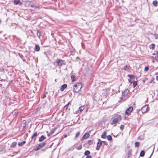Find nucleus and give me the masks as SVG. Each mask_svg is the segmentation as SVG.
Returning <instances> with one entry per match:
<instances>
[{
	"mask_svg": "<svg viewBox=\"0 0 158 158\" xmlns=\"http://www.w3.org/2000/svg\"><path fill=\"white\" fill-rule=\"evenodd\" d=\"M122 118L120 115H115L112 118L111 124L112 125L116 124L121 120Z\"/></svg>",
	"mask_w": 158,
	"mask_h": 158,
	"instance_id": "1",
	"label": "nucleus"
},
{
	"mask_svg": "<svg viewBox=\"0 0 158 158\" xmlns=\"http://www.w3.org/2000/svg\"><path fill=\"white\" fill-rule=\"evenodd\" d=\"M82 88V85L81 83H75L73 87V90L75 92L77 93L80 91Z\"/></svg>",
	"mask_w": 158,
	"mask_h": 158,
	"instance_id": "2",
	"label": "nucleus"
},
{
	"mask_svg": "<svg viewBox=\"0 0 158 158\" xmlns=\"http://www.w3.org/2000/svg\"><path fill=\"white\" fill-rule=\"evenodd\" d=\"M141 111L143 113H146L148 110V105H146L143 106L141 109Z\"/></svg>",
	"mask_w": 158,
	"mask_h": 158,
	"instance_id": "3",
	"label": "nucleus"
},
{
	"mask_svg": "<svg viewBox=\"0 0 158 158\" xmlns=\"http://www.w3.org/2000/svg\"><path fill=\"white\" fill-rule=\"evenodd\" d=\"M45 143L44 142H43L40 144L38 147L35 148V150H37L40 149L41 148L43 147L45 145Z\"/></svg>",
	"mask_w": 158,
	"mask_h": 158,
	"instance_id": "4",
	"label": "nucleus"
},
{
	"mask_svg": "<svg viewBox=\"0 0 158 158\" xmlns=\"http://www.w3.org/2000/svg\"><path fill=\"white\" fill-rule=\"evenodd\" d=\"M56 63L58 65L61 66L64 63V61L63 60L60 59H58L56 60Z\"/></svg>",
	"mask_w": 158,
	"mask_h": 158,
	"instance_id": "5",
	"label": "nucleus"
},
{
	"mask_svg": "<svg viewBox=\"0 0 158 158\" xmlns=\"http://www.w3.org/2000/svg\"><path fill=\"white\" fill-rule=\"evenodd\" d=\"M133 107L131 106L129 107L128 108L125 112L126 114H129L133 110Z\"/></svg>",
	"mask_w": 158,
	"mask_h": 158,
	"instance_id": "6",
	"label": "nucleus"
},
{
	"mask_svg": "<svg viewBox=\"0 0 158 158\" xmlns=\"http://www.w3.org/2000/svg\"><path fill=\"white\" fill-rule=\"evenodd\" d=\"M29 5L31 7L34 8L35 9H40V7L39 6H37L35 5L34 4L31 3V2L29 3Z\"/></svg>",
	"mask_w": 158,
	"mask_h": 158,
	"instance_id": "7",
	"label": "nucleus"
},
{
	"mask_svg": "<svg viewBox=\"0 0 158 158\" xmlns=\"http://www.w3.org/2000/svg\"><path fill=\"white\" fill-rule=\"evenodd\" d=\"M89 134L88 133H86L81 138V140H83L87 138L89 136Z\"/></svg>",
	"mask_w": 158,
	"mask_h": 158,
	"instance_id": "8",
	"label": "nucleus"
},
{
	"mask_svg": "<svg viewBox=\"0 0 158 158\" xmlns=\"http://www.w3.org/2000/svg\"><path fill=\"white\" fill-rule=\"evenodd\" d=\"M84 109V106H81L80 107L78 110L76 112V113H77L79 112H81Z\"/></svg>",
	"mask_w": 158,
	"mask_h": 158,
	"instance_id": "9",
	"label": "nucleus"
},
{
	"mask_svg": "<svg viewBox=\"0 0 158 158\" xmlns=\"http://www.w3.org/2000/svg\"><path fill=\"white\" fill-rule=\"evenodd\" d=\"M102 144V143L101 142H98L97 143V146L96 148V149L97 150H99Z\"/></svg>",
	"mask_w": 158,
	"mask_h": 158,
	"instance_id": "10",
	"label": "nucleus"
},
{
	"mask_svg": "<svg viewBox=\"0 0 158 158\" xmlns=\"http://www.w3.org/2000/svg\"><path fill=\"white\" fill-rule=\"evenodd\" d=\"M14 3L15 5H17L18 4H19L20 5H21L22 4V3L20 2V0H14Z\"/></svg>",
	"mask_w": 158,
	"mask_h": 158,
	"instance_id": "11",
	"label": "nucleus"
},
{
	"mask_svg": "<svg viewBox=\"0 0 158 158\" xmlns=\"http://www.w3.org/2000/svg\"><path fill=\"white\" fill-rule=\"evenodd\" d=\"M26 121L23 120L21 125V127H22V129H23L26 126Z\"/></svg>",
	"mask_w": 158,
	"mask_h": 158,
	"instance_id": "12",
	"label": "nucleus"
},
{
	"mask_svg": "<svg viewBox=\"0 0 158 158\" xmlns=\"http://www.w3.org/2000/svg\"><path fill=\"white\" fill-rule=\"evenodd\" d=\"M67 86V85L66 84H64L62 85L60 89V91L62 92L63 91L64 89Z\"/></svg>",
	"mask_w": 158,
	"mask_h": 158,
	"instance_id": "13",
	"label": "nucleus"
},
{
	"mask_svg": "<svg viewBox=\"0 0 158 158\" xmlns=\"http://www.w3.org/2000/svg\"><path fill=\"white\" fill-rule=\"evenodd\" d=\"M46 139V137L44 135H42L39 139V141L40 142H41Z\"/></svg>",
	"mask_w": 158,
	"mask_h": 158,
	"instance_id": "14",
	"label": "nucleus"
},
{
	"mask_svg": "<svg viewBox=\"0 0 158 158\" xmlns=\"http://www.w3.org/2000/svg\"><path fill=\"white\" fill-rule=\"evenodd\" d=\"M129 90L128 89H126L123 92L122 95L123 96H125L128 93Z\"/></svg>",
	"mask_w": 158,
	"mask_h": 158,
	"instance_id": "15",
	"label": "nucleus"
},
{
	"mask_svg": "<svg viewBox=\"0 0 158 158\" xmlns=\"http://www.w3.org/2000/svg\"><path fill=\"white\" fill-rule=\"evenodd\" d=\"M106 131H104L101 135V137L102 138L105 139L106 137Z\"/></svg>",
	"mask_w": 158,
	"mask_h": 158,
	"instance_id": "16",
	"label": "nucleus"
},
{
	"mask_svg": "<svg viewBox=\"0 0 158 158\" xmlns=\"http://www.w3.org/2000/svg\"><path fill=\"white\" fill-rule=\"evenodd\" d=\"M71 80L72 81H76L77 78L75 77V76L73 75H72L71 76Z\"/></svg>",
	"mask_w": 158,
	"mask_h": 158,
	"instance_id": "17",
	"label": "nucleus"
},
{
	"mask_svg": "<svg viewBox=\"0 0 158 158\" xmlns=\"http://www.w3.org/2000/svg\"><path fill=\"white\" fill-rule=\"evenodd\" d=\"M35 50L36 51H39L40 50V47L39 46L37 45L35 46Z\"/></svg>",
	"mask_w": 158,
	"mask_h": 158,
	"instance_id": "18",
	"label": "nucleus"
},
{
	"mask_svg": "<svg viewBox=\"0 0 158 158\" xmlns=\"http://www.w3.org/2000/svg\"><path fill=\"white\" fill-rule=\"evenodd\" d=\"M26 143V141H23L21 142H19L18 143V145L19 146H23V145L24 144H25Z\"/></svg>",
	"mask_w": 158,
	"mask_h": 158,
	"instance_id": "19",
	"label": "nucleus"
},
{
	"mask_svg": "<svg viewBox=\"0 0 158 158\" xmlns=\"http://www.w3.org/2000/svg\"><path fill=\"white\" fill-rule=\"evenodd\" d=\"M144 154H145L144 151H143V150H142L141 152L140 153V156H141L143 157L144 156Z\"/></svg>",
	"mask_w": 158,
	"mask_h": 158,
	"instance_id": "20",
	"label": "nucleus"
},
{
	"mask_svg": "<svg viewBox=\"0 0 158 158\" xmlns=\"http://www.w3.org/2000/svg\"><path fill=\"white\" fill-rule=\"evenodd\" d=\"M90 154V152L88 151L87 150L84 153V154L85 155L88 156Z\"/></svg>",
	"mask_w": 158,
	"mask_h": 158,
	"instance_id": "21",
	"label": "nucleus"
},
{
	"mask_svg": "<svg viewBox=\"0 0 158 158\" xmlns=\"http://www.w3.org/2000/svg\"><path fill=\"white\" fill-rule=\"evenodd\" d=\"M130 68V66H129L126 65H125L124 67V69L126 70H128Z\"/></svg>",
	"mask_w": 158,
	"mask_h": 158,
	"instance_id": "22",
	"label": "nucleus"
},
{
	"mask_svg": "<svg viewBox=\"0 0 158 158\" xmlns=\"http://www.w3.org/2000/svg\"><path fill=\"white\" fill-rule=\"evenodd\" d=\"M153 4L155 6H156L157 5V1H154L152 2Z\"/></svg>",
	"mask_w": 158,
	"mask_h": 158,
	"instance_id": "23",
	"label": "nucleus"
},
{
	"mask_svg": "<svg viewBox=\"0 0 158 158\" xmlns=\"http://www.w3.org/2000/svg\"><path fill=\"white\" fill-rule=\"evenodd\" d=\"M139 142H136L135 143V147H139Z\"/></svg>",
	"mask_w": 158,
	"mask_h": 158,
	"instance_id": "24",
	"label": "nucleus"
},
{
	"mask_svg": "<svg viewBox=\"0 0 158 158\" xmlns=\"http://www.w3.org/2000/svg\"><path fill=\"white\" fill-rule=\"evenodd\" d=\"M155 45L154 44H152L150 46V48L152 50H153L154 49Z\"/></svg>",
	"mask_w": 158,
	"mask_h": 158,
	"instance_id": "25",
	"label": "nucleus"
},
{
	"mask_svg": "<svg viewBox=\"0 0 158 158\" xmlns=\"http://www.w3.org/2000/svg\"><path fill=\"white\" fill-rule=\"evenodd\" d=\"M37 36L39 38H40V36L41 35V32L38 31L37 32Z\"/></svg>",
	"mask_w": 158,
	"mask_h": 158,
	"instance_id": "26",
	"label": "nucleus"
},
{
	"mask_svg": "<svg viewBox=\"0 0 158 158\" xmlns=\"http://www.w3.org/2000/svg\"><path fill=\"white\" fill-rule=\"evenodd\" d=\"M107 139L109 140H110V141L112 139V137L111 136H110V135H109L107 136Z\"/></svg>",
	"mask_w": 158,
	"mask_h": 158,
	"instance_id": "27",
	"label": "nucleus"
},
{
	"mask_svg": "<svg viewBox=\"0 0 158 158\" xmlns=\"http://www.w3.org/2000/svg\"><path fill=\"white\" fill-rule=\"evenodd\" d=\"M93 142L92 140H90L88 141V144L90 145H92L93 144Z\"/></svg>",
	"mask_w": 158,
	"mask_h": 158,
	"instance_id": "28",
	"label": "nucleus"
},
{
	"mask_svg": "<svg viewBox=\"0 0 158 158\" xmlns=\"http://www.w3.org/2000/svg\"><path fill=\"white\" fill-rule=\"evenodd\" d=\"M127 76L129 77L130 79L134 78L135 77L134 76L132 75H128Z\"/></svg>",
	"mask_w": 158,
	"mask_h": 158,
	"instance_id": "29",
	"label": "nucleus"
},
{
	"mask_svg": "<svg viewBox=\"0 0 158 158\" xmlns=\"http://www.w3.org/2000/svg\"><path fill=\"white\" fill-rule=\"evenodd\" d=\"M98 140H99V141H100L101 142H102V143H104V144L105 145H108V143H107L106 142V141H101L100 139H99Z\"/></svg>",
	"mask_w": 158,
	"mask_h": 158,
	"instance_id": "30",
	"label": "nucleus"
},
{
	"mask_svg": "<svg viewBox=\"0 0 158 158\" xmlns=\"http://www.w3.org/2000/svg\"><path fill=\"white\" fill-rule=\"evenodd\" d=\"M16 145V143L15 142H13L12 143L11 147H15Z\"/></svg>",
	"mask_w": 158,
	"mask_h": 158,
	"instance_id": "31",
	"label": "nucleus"
},
{
	"mask_svg": "<svg viewBox=\"0 0 158 158\" xmlns=\"http://www.w3.org/2000/svg\"><path fill=\"white\" fill-rule=\"evenodd\" d=\"M37 135V133L36 132H35L33 135L32 136L31 138L32 139L34 137L36 136Z\"/></svg>",
	"mask_w": 158,
	"mask_h": 158,
	"instance_id": "32",
	"label": "nucleus"
},
{
	"mask_svg": "<svg viewBox=\"0 0 158 158\" xmlns=\"http://www.w3.org/2000/svg\"><path fill=\"white\" fill-rule=\"evenodd\" d=\"M82 148V145H80L79 146L77 147V149L78 150H80Z\"/></svg>",
	"mask_w": 158,
	"mask_h": 158,
	"instance_id": "33",
	"label": "nucleus"
},
{
	"mask_svg": "<svg viewBox=\"0 0 158 158\" xmlns=\"http://www.w3.org/2000/svg\"><path fill=\"white\" fill-rule=\"evenodd\" d=\"M131 150H130L128 151V156L129 157H130V156H131Z\"/></svg>",
	"mask_w": 158,
	"mask_h": 158,
	"instance_id": "34",
	"label": "nucleus"
},
{
	"mask_svg": "<svg viewBox=\"0 0 158 158\" xmlns=\"http://www.w3.org/2000/svg\"><path fill=\"white\" fill-rule=\"evenodd\" d=\"M133 85L134 87H135L137 85L136 81H134L133 83Z\"/></svg>",
	"mask_w": 158,
	"mask_h": 158,
	"instance_id": "35",
	"label": "nucleus"
},
{
	"mask_svg": "<svg viewBox=\"0 0 158 158\" xmlns=\"http://www.w3.org/2000/svg\"><path fill=\"white\" fill-rule=\"evenodd\" d=\"M154 37L155 39H157L158 37V35L156 34H154Z\"/></svg>",
	"mask_w": 158,
	"mask_h": 158,
	"instance_id": "36",
	"label": "nucleus"
},
{
	"mask_svg": "<svg viewBox=\"0 0 158 158\" xmlns=\"http://www.w3.org/2000/svg\"><path fill=\"white\" fill-rule=\"evenodd\" d=\"M80 133L79 132H78L76 134L75 137H77L78 136L80 135Z\"/></svg>",
	"mask_w": 158,
	"mask_h": 158,
	"instance_id": "37",
	"label": "nucleus"
},
{
	"mask_svg": "<svg viewBox=\"0 0 158 158\" xmlns=\"http://www.w3.org/2000/svg\"><path fill=\"white\" fill-rule=\"evenodd\" d=\"M124 125H121L120 126V128L121 130L123 129L124 128Z\"/></svg>",
	"mask_w": 158,
	"mask_h": 158,
	"instance_id": "38",
	"label": "nucleus"
},
{
	"mask_svg": "<svg viewBox=\"0 0 158 158\" xmlns=\"http://www.w3.org/2000/svg\"><path fill=\"white\" fill-rule=\"evenodd\" d=\"M148 69H149L148 67H146L144 69V71H147L148 70Z\"/></svg>",
	"mask_w": 158,
	"mask_h": 158,
	"instance_id": "39",
	"label": "nucleus"
},
{
	"mask_svg": "<svg viewBox=\"0 0 158 158\" xmlns=\"http://www.w3.org/2000/svg\"><path fill=\"white\" fill-rule=\"evenodd\" d=\"M86 158H92V156H87Z\"/></svg>",
	"mask_w": 158,
	"mask_h": 158,
	"instance_id": "40",
	"label": "nucleus"
},
{
	"mask_svg": "<svg viewBox=\"0 0 158 158\" xmlns=\"http://www.w3.org/2000/svg\"><path fill=\"white\" fill-rule=\"evenodd\" d=\"M46 97V94H44L43 96V98H45Z\"/></svg>",
	"mask_w": 158,
	"mask_h": 158,
	"instance_id": "41",
	"label": "nucleus"
},
{
	"mask_svg": "<svg viewBox=\"0 0 158 158\" xmlns=\"http://www.w3.org/2000/svg\"><path fill=\"white\" fill-rule=\"evenodd\" d=\"M140 111V109H137L136 110V112H137V113H138L139 111Z\"/></svg>",
	"mask_w": 158,
	"mask_h": 158,
	"instance_id": "42",
	"label": "nucleus"
},
{
	"mask_svg": "<svg viewBox=\"0 0 158 158\" xmlns=\"http://www.w3.org/2000/svg\"><path fill=\"white\" fill-rule=\"evenodd\" d=\"M156 80H158V76H156Z\"/></svg>",
	"mask_w": 158,
	"mask_h": 158,
	"instance_id": "43",
	"label": "nucleus"
},
{
	"mask_svg": "<svg viewBox=\"0 0 158 158\" xmlns=\"http://www.w3.org/2000/svg\"><path fill=\"white\" fill-rule=\"evenodd\" d=\"M128 80L129 81V82H130V79H128Z\"/></svg>",
	"mask_w": 158,
	"mask_h": 158,
	"instance_id": "44",
	"label": "nucleus"
},
{
	"mask_svg": "<svg viewBox=\"0 0 158 158\" xmlns=\"http://www.w3.org/2000/svg\"><path fill=\"white\" fill-rule=\"evenodd\" d=\"M67 137V135H65L64 136V137Z\"/></svg>",
	"mask_w": 158,
	"mask_h": 158,
	"instance_id": "45",
	"label": "nucleus"
},
{
	"mask_svg": "<svg viewBox=\"0 0 158 158\" xmlns=\"http://www.w3.org/2000/svg\"><path fill=\"white\" fill-rule=\"evenodd\" d=\"M50 134H48V136H49L50 135Z\"/></svg>",
	"mask_w": 158,
	"mask_h": 158,
	"instance_id": "46",
	"label": "nucleus"
},
{
	"mask_svg": "<svg viewBox=\"0 0 158 158\" xmlns=\"http://www.w3.org/2000/svg\"><path fill=\"white\" fill-rule=\"evenodd\" d=\"M153 55H155V54L153 53Z\"/></svg>",
	"mask_w": 158,
	"mask_h": 158,
	"instance_id": "47",
	"label": "nucleus"
},
{
	"mask_svg": "<svg viewBox=\"0 0 158 158\" xmlns=\"http://www.w3.org/2000/svg\"><path fill=\"white\" fill-rule=\"evenodd\" d=\"M152 62H154V61L153 60Z\"/></svg>",
	"mask_w": 158,
	"mask_h": 158,
	"instance_id": "48",
	"label": "nucleus"
}]
</instances>
